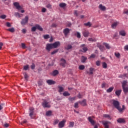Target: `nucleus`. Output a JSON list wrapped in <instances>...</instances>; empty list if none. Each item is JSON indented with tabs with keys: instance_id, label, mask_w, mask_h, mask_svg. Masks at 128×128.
<instances>
[{
	"instance_id": "f257e3e1",
	"label": "nucleus",
	"mask_w": 128,
	"mask_h": 128,
	"mask_svg": "<svg viewBox=\"0 0 128 128\" xmlns=\"http://www.w3.org/2000/svg\"><path fill=\"white\" fill-rule=\"evenodd\" d=\"M60 46V42H56L52 44H47L46 47V50L48 52H50L52 48H56L58 46Z\"/></svg>"
},
{
	"instance_id": "f03ea898",
	"label": "nucleus",
	"mask_w": 128,
	"mask_h": 128,
	"mask_svg": "<svg viewBox=\"0 0 128 128\" xmlns=\"http://www.w3.org/2000/svg\"><path fill=\"white\" fill-rule=\"evenodd\" d=\"M112 104L113 106H114V108H116L117 110H119L120 112H122V110H124V108H125L124 105H122V108H121L120 106V102H118V101L116 100H112Z\"/></svg>"
},
{
	"instance_id": "7ed1b4c3",
	"label": "nucleus",
	"mask_w": 128,
	"mask_h": 128,
	"mask_svg": "<svg viewBox=\"0 0 128 128\" xmlns=\"http://www.w3.org/2000/svg\"><path fill=\"white\" fill-rule=\"evenodd\" d=\"M29 116H30V118H34V108H33L30 107V108Z\"/></svg>"
},
{
	"instance_id": "20e7f679",
	"label": "nucleus",
	"mask_w": 128,
	"mask_h": 128,
	"mask_svg": "<svg viewBox=\"0 0 128 128\" xmlns=\"http://www.w3.org/2000/svg\"><path fill=\"white\" fill-rule=\"evenodd\" d=\"M42 106L43 108H50V102L46 100H44V101L42 102Z\"/></svg>"
},
{
	"instance_id": "39448f33",
	"label": "nucleus",
	"mask_w": 128,
	"mask_h": 128,
	"mask_svg": "<svg viewBox=\"0 0 128 128\" xmlns=\"http://www.w3.org/2000/svg\"><path fill=\"white\" fill-rule=\"evenodd\" d=\"M28 22V16H26L25 18L22 20L20 24L22 26H25Z\"/></svg>"
},
{
	"instance_id": "423d86ee",
	"label": "nucleus",
	"mask_w": 128,
	"mask_h": 128,
	"mask_svg": "<svg viewBox=\"0 0 128 128\" xmlns=\"http://www.w3.org/2000/svg\"><path fill=\"white\" fill-rule=\"evenodd\" d=\"M14 6L16 8V10H22V8L20 6V3H18V2H14Z\"/></svg>"
},
{
	"instance_id": "0eeeda50",
	"label": "nucleus",
	"mask_w": 128,
	"mask_h": 128,
	"mask_svg": "<svg viewBox=\"0 0 128 128\" xmlns=\"http://www.w3.org/2000/svg\"><path fill=\"white\" fill-rule=\"evenodd\" d=\"M66 120H63L58 124V128H62L64 126V124H66Z\"/></svg>"
},
{
	"instance_id": "6e6552de",
	"label": "nucleus",
	"mask_w": 128,
	"mask_h": 128,
	"mask_svg": "<svg viewBox=\"0 0 128 128\" xmlns=\"http://www.w3.org/2000/svg\"><path fill=\"white\" fill-rule=\"evenodd\" d=\"M70 33V29L68 28H66L63 30V34L65 36H68Z\"/></svg>"
},
{
	"instance_id": "1a4fd4ad",
	"label": "nucleus",
	"mask_w": 128,
	"mask_h": 128,
	"mask_svg": "<svg viewBox=\"0 0 128 128\" xmlns=\"http://www.w3.org/2000/svg\"><path fill=\"white\" fill-rule=\"evenodd\" d=\"M88 120L89 122H90L92 126H94V124H96V122L93 120L92 118V116H88Z\"/></svg>"
},
{
	"instance_id": "9d476101",
	"label": "nucleus",
	"mask_w": 128,
	"mask_h": 128,
	"mask_svg": "<svg viewBox=\"0 0 128 128\" xmlns=\"http://www.w3.org/2000/svg\"><path fill=\"white\" fill-rule=\"evenodd\" d=\"M58 74H60V72L58 70H54L50 73V74L52 76H56Z\"/></svg>"
},
{
	"instance_id": "9b49d317",
	"label": "nucleus",
	"mask_w": 128,
	"mask_h": 128,
	"mask_svg": "<svg viewBox=\"0 0 128 128\" xmlns=\"http://www.w3.org/2000/svg\"><path fill=\"white\" fill-rule=\"evenodd\" d=\"M66 60L64 59H62L61 60V62L60 63V66H62V68H66Z\"/></svg>"
},
{
	"instance_id": "f8f14e48",
	"label": "nucleus",
	"mask_w": 128,
	"mask_h": 128,
	"mask_svg": "<svg viewBox=\"0 0 128 128\" xmlns=\"http://www.w3.org/2000/svg\"><path fill=\"white\" fill-rule=\"evenodd\" d=\"M82 34L84 38H88V34H90V32L88 30H84L82 32Z\"/></svg>"
},
{
	"instance_id": "ddd939ff",
	"label": "nucleus",
	"mask_w": 128,
	"mask_h": 128,
	"mask_svg": "<svg viewBox=\"0 0 128 128\" xmlns=\"http://www.w3.org/2000/svg\"><path fill=\"white\" fill-rule=\"evenodd\" d=\"M94 68H90V72H88V71H86V73L88 74H94Z\"/></svg>"
},
{
	"instance_id": "4468645a",
	"label": "nucleus",
	"mask_w": 128,
	"mask_h": 128,
	"mask_svg": "<svg viewBox=\"0 0 128 128\" xmlns=\"http://www.w3.org/2000/svg\"><path fill=\"white\" fill-rule=\"evenodd\" d=\"M47 84H50V86L52 84H56V82L52 80H48L46 81Z\"/></svg>"
},
{
	"instance_id": "2eb2a0df",
	"label": "nucleus",
	"mask_w": 128,
	"mask_h": 128,
	"mask_svg": "<svg viewBox=\"0 0 128 128\" xmlns=\"http://www.w3.org/2000/svg\"><path fill=\"white\" fill-rule=\"evenodd\" d=\"M36 27L37 28V30H40V32H42L44 30V29L40 24H36Z\"/></svg>"
},
{
	"instance_id": "dca6fc26",
	"label": "nucleus",
	"mask_w": 128,
	"mask_h": 128,
	"mask_svg": "<svg viewBox=\"0 0 128 128\" xmlns=\"http://www.w3.org/2000/svg\"><path fill=\"white\" fill-rule=\"evenodd\" d=\"M102 124L104 126V127L105 128H108L109 126H108V122H102Z\"/></svg>"
},
{
	"instance_id": "f3484780",
	"label": "nucleus",
	"mask_w": 128,
	"mask_h": 128,
	"mask_svg": "<svg viewBox=\"0 0 128 128\" xmlns=\"http://www.w3.org/2000/svg\"><path fill=\"white\" fill-rule=\"evenodd\" d=\"M88 60V58L86 57L82 56L81 58V62H86V61Z\"/></svg>"
},
{
	"instance_id": "a211bd4d",
	"label": "nucleus",
	"mask_w": 128,
	"mask_h": 128,
	"mask_svg": "<svg viewBox=\"0 0 128 128\" xmlns=\"http://www.w3.org/2000/svg\"><path fill=\"white\" fill-rule=\"evenodd\" d=\"M79 102L82 106H86V100H84L82 102Z\"/></svg>"
},
{
	"instance_id": "6ab92c4d",
	"label": "nucleus",
	"mask_w": 128,
	"mask_h": 128,
	"mask_svg": "<svg viewBox=\"0 0 128 128\" xmlns=\"http://www.w3.org/2000/svg\"><path fill=\"white\" fill-rule=\"evenodd\" d=\"M118 22H114V23L112 24V28H116V26H118Z\"/></svg>"
},
{
	"instance_id": "aec40b11",
	"label": "nucleus",
	"mask_w": 128,
	"mask_h": 128,
	"mask_svg": "<svg viewBox=\"0 0 128 128\" xmlns=\"http://www.w3.org/2000/svg\"><path fill=\"white\" fill-rule=\"evenodd\" d=\"M58 88L59 89L58 90V92H62L64 90V88H62V86H58Z\"/></svg>"
},
{
	"instance_id": "412c9836",
	"label": "nucleus",
	"mask_w": 128,
	"mask_h": 128,
	"mask_svg": "<svg viewBox=\"0 0 128 128\" xmlns=\"http://www.w3.org/2000/svg\"><path fill=\"white\" fill-rule=\"evenodd\" d=\"M118 122H119L120 124H122V122H126V120H124V119L122 118H120L119 119H118L117 120Z\"/></svg>"
},
{
	"instance_id": "4be33fe9",
	"label": "nucleus",
	"mask_w": 128,
	"mask_h": 128,
	"mask_svg": "<svg viewBox=\"0 0 128 128\" xmlns=\"http://www.w3.org/2000/svg\"><path fill=\"white\" fill-rule=\"evenodd\" d=\"M115 94L118 96H120V94H122V90H116Z\"/></svg>"
},
{
	"instance_id": "5701e85b",
	"label": "nucleus",
	"mask_w": 128,
	"mask_h": 128,
	"mask_svg": "<svg viewBox=\"0 0 128 128\" xmlns=\"http://www.w3.org/2000/svg\"><path fill=\"white\" fill-rule=\"evenodd\" d=\"M99 8H100V10H106V6H103L102 4H100L99 6Z\"/></svg>"
},
{
	"instance_id": "b1692460",
	"label": "nucleus",
	"mask_w": 128,
	"mask_h": 128,
	"mask_svg": "<svg viewBox=\"0 0 128 128\" xmlns=\"http://www.w3.org/2000/svg\"><path fill=\"white\" fill-rule=\"evenodd\" d=\"M120 36H126V32L124 30H121L120 32Z\"/></svg>"
},
{
	"instance_id": "393cba45",
	"label": "nucleus",
	"mask_w": 128,
	"mask_h": 128,
	"mask_svg": "<svg viewBox=\"0 0 128 128\" xmlns=\"http://www.w3.org/2000/svg\"><path fill=\"white\" fill-rule=\"evenodd\" d=\"M114 88L110 87L106 90V92H108V93L112 92V90H114Z\"/></svg>"
},
{
	"instance_id": "a878e982",
	"label": "nucleus",
	"mask_w": 128,
	"mask_h": 128,
	"mask_svg": "<svg viewBox=\"0 0 128 128\" xmlns=\"http://www.w3.org/2000/svg\"><path fill=\"white\" fill-rule=\"evenodd\" d=\"M92 23L90 22H88L87 23L84 24V26H88L89 28H90V26H92Z\"/></svg>"
},
{
	"instance_id": "bb28decb",
	"label": "nucleus",
	"mask_w": 128,
	"mask_h": 128,
	"mask_svg": "<svg viewBox=\"0 0 128 128\" xmlns=\"http://www.w3.org/2000/svg\"><path fill=\"white\" fill-rule=\"evenodd\" d=\"M122 89H123V91L124 94H127V92H128V86L123 87Z\"/></svg>"
},
{
	"instance_id": "cd10ccee",
	"label": "nucleus",
	"mask_w": 128,
	"mask_h": 128,
	"mask_svg": "<svg viewBox=\"0 0 128 128\" xmlns=\"http://www.w3.org/2000/svg\"><path fill=\"white\" fill-rule=\"evenodd\" d=\"M63 96H70V94L68 92H63Z\"/></svg>"
},
{
	"instance_id": "c85d7f7f",
	"label": "nucleus",
	"mask_w": 128,
	"mask_h": 128,
	"mask_svg": "<svg viewBox=\"0 0 128 128\" xmlns=\"http://www.w3.org/2000/svg\"><path fill=\"white\" fill-rule=\"evenodd\" d=\"M126 84H128V82L126 80H124L122 82V88H125L126 86Z\"/></svg>"
},
{
	"instance_id": "c756f323",
	"label": "nucleus",
	"mask_w": 128,
	"mask_h": 128,
	"mask_svg": "<svg viewBox=\"0 0 128 128\" xmlns=\"http://www.w3.org/2000/svg\"><path fill=\"white\" fill-rule=\"evenodd\" d=\"M74 122H70L69 123V128H74Z\"/></svg>"
},
{
	"instance_id": "7c9ffc66",
	"label": "nucleus",
	"mask_w": 128,
	"mask_h": 128,
	"mask_svg": "<svg viewBox=\"0 0 128 128\" xmlns=\"http://www.w3.org/2000/svg\"><path fill=\"white\" fill-rule=\"evenodd\" d=\"M102 66L103 68H108V64H106V63L105 62H103L102 63Z\"/></svg>"
},
{
	"instance_id": "2f4dec72",
	"label": "nucleus",
	"mask_w": 128,
	"mask_h": 128,
	"mask_svg": "<svg viewBox=\"0 0 128 128\" xmlns=\"http://www.w3.org/2000/svg\"><path fill=\"white\" fill-rule=\"evenodd\" d=\"M114 56H116V58H120V52H116L114 53Z\"/></svg>"
},
{
	"instance_id": "473e14b6",
	"label": "nucleus",
	"mask_w": 128,
	"mask_h": 128,
	"mask_svg": "<svg viewBox=\"0 0 128 128\" xmlns=\"http://www.w3.org/2000/svg\"><path fill=\"white\" fill-rule=\"evenodd\" d=\"M104 46H105L106 48H108V50H110V44L108 43H104Z\"/></svg>"
},
{
	"instance_id": "72a5a7b5",
	"label": "nucleus",
	"mask_w": 128,
	"mask_h": 128,
	"mask_svg": "<svg viewBox=\"0 0 128 128\" xmlns=\"http://www.w3.org/2000/svg\"><path fill=\"white\" fill-rule=\"evenodd\" d=\"M66 6V3H60L59 4V6H60V8H65V6Z\"/></svg>"
},
{
	"instance_id": "f704fd0d",
	"label": "nucleus",
	"mask_w": 128,
	"mask_h": 128,
	"mask_svg": "<svg viewBox=\"0 0 128 128\" xmlns=\"http://www.w3.org/2000/svg\"><path fill=\"white\" fill-rule=\"evenodd\" d=\"M14 14L16 18H21L22 16V14H20L18 12H15Z\"/></svg>"
},
{
	"instance_id": "c9c22d12",
	"label": "nucleus",
	"mask_w": 128,
	"mask_h": 128,
	"mask_svg": "<svg viewBox=\"0 0 128 128\" xmlns=\"http://www.w3.org/2000/svg\"><path fill=\"white\" fill-rule=\"evenodd\" d=\"M68 100H70V102H74V100H76V97H70V96L68 98Z\"/></svg>"
},
{
	"instance_id": "e433bc0d",
	"label": "nucleus",
	"mask_w": 128,
	"mask_h": 128,
	"mask_svg": "<svg viewBox=\"0 0 128 128\" xmlns=\"http://www.w3.org/2000/svg\"><path fill=\"white\" fill-rule=\"evenodd\" d=\"M7 30H8V32H14V28H10L8 29Z\"/></svg>"
},
{
	"instance_id": "4c0bfd02",
	"label": "nucleus",
	"mask_w": 128,
	"mask_h": 128,
	"mask_svg": "<svg viewBox=\"0 0 128 128\" xmlns=\"http://www.w3.org/2000/svg\"><path fill=\"white\" fill-rule=\"evenodd\" d=\"M56 52H58V49L54 50L53 52H51V54L52 56V55H54V54H56Z\"/></svg>"
},
{
	"instance_id": "58836bf2",
	"label": "nucleus",
	"mask_w": 128,
	"mask_h": 128,
	"mask_svg": "<svg viewBox=\"0 0 128 128\" xmlns=\"http://www.w3.org/2000/svg\"><path fill=\"white\" fill-rule=\"evenodd\" d=\"M104 118H108V120H110V114H104L103 116Z\"/></svg>"
},
{
	"instance_id": "ea45409f",
	"label": "nucleus",
	"mask_w": 128,
	"mask_h": 128,
	"mask_svg": "<svg viewBox=\"0 0 128 128\" xmlns=\"http://www.w3.org/2000/svg\"><path fill=\"white\" fill-rule=\"evenodd\" d=\"M24 78L26 80H28V74H26V72L24 73Z\"/></svg>"
},
{
	"instance_id": "a19ab883",
	"label": "nucleus",
	"mask_w": 128,
	"mask_h": 128,
	"mask_svg": "<svg viewBox=\"0 0 128 128\" xmlns=\"http://www.w3.org/2000/svg\"><path fill=\"white\" fill-rule=\"evenodd\" d=\"M78 68L80 70H83L84 68V66L80 65L79 66Z\"/></svg>"
},
{
	"instance_id": "79ce46f5",
	"label": "nucleus",
	"mask_w": 128,
	"mask_h": 128,
	"mask_svg": "<svg viewBox=\"0 0 128 128\" xmlns=\"http://www.w3.org/2000/svg\"><path fill=\"white\" fill-rule=\"evenodd\" d=\"M76 36L78 38H81L80 33L79 32H77L76 34Z\"/></svg>"
},
{
	"instance_id": "37998d69",
	"label": "nucleus",
	"mask_w": 128,
	"mask_h": 128,
	"mask_svg": "<svg viewBox=\"0 0 128 128\" xmlns=\"http://www.w3.org/2000/svg\"><path fill=\"white\" fill-rule=\"evenodd\" d=\"M72 48V45L68 44V45L67 46L66 50H70Z\"/></svg>"
},
{
	"instance_id": "c03bdc74",
	"label": "nucleus",
	"mask_w": 128,
	"mask_h": 128,
	"mask_svg": "<svg viewBox=\"0 0 128 128\" xmlns=\"http://www.w3.org/2000/svg\"><path fill=\"white\" fill-rule=\"evenodd\" d=\"M88 40H89V42H96V38H89Z\"/></svg>"
},
{
	"instance_id": "a18cd8bd",
	"label": "nucleus",
	"mask_w": 128,
	"mask_h": 128,
	"mask_svg": "<svg viewBox=\"0 0 128 128\" xmlns=\"http://www.w3.org/2000/svg\"><path fill=\"white\" fill-rule=\"evenodd\" d=\"M44 38L45 40H48V38H50V35H48V34L44 35Z\"/></svg>"
},
{
	"instance_id": "49530a36",
	"label": "nucleus",
	"mask_w": 128,
	"mask_h": 128,
	"mask_svg": "<svg viewBox=\"0 0 128 128\" xmlns=\"http://www.w3.org/2000/svg\"><path fill=\"white\" fill-rule=\"evenodd\" d=\"M99 50H100V52H104V47L101 45V46L99 47Z\"/></svg>"
},
{
	"instance_id": "de8ad7c7",
	"label": "nucleus",
	"mask_w": 128,
	"mask_h": 128,
	"mask_svg": "<svg viewBox=\"0 0 128 128\" xmlns=\"http://www.w3.org/2000/svg\"><path fill=\"white\" fill-rule=\"evenodd\" d=\"M88 48L86 47H84L82 48V50H83V52H88Z\"/></svg>"
},
{
	"instance_id": "09e8293b",
	"label": "nucleus",
	"mask_w": 128,
	"mask_h": 128,
	"mask_svg": "<svg viewBox=\"0 0 128 128\" xmlns=\"http://www.w3.org/2000/svg\"><path fill=\"white\" fill-rule=\"evenodd\" d=\"M31 30L32 32H36V26L32 27L31 28Z\"/></svg>"
},
{
	"instance_id": "8fccbe9b",
	"label": "nucleus",
	"mask_w": 128,
	"mask_h": 128,
	"mask_svg": "<svg viewBox=\"0 0 128 128\" xmlns=\"http://www.w3.org/2000/svg\"><path fill=\"white\" fill-rule=\"evenodd\" d=\"M24 70H28V65L24 66Z\"/></svg>"
},
{
	"instance_id": "3c124183",
	"label": "nucleus",
	"mask_w": 128,
	"mask_h": 128,
	"mask_svg": "<svg viewBox=\"0 0 128 128\" xmlns=\"http://www.w3.org/2000/svg\"><path fill=\"white\" fill-rule=\"evenodd\" d=\"M30 66L32 70H34V68H36V64H32Z\"/></svg>"
},
{
	"instance_id": "603ef678",
	"label": "nucleus",
	"mask_w": 128,
	"mask_h": 128,
	"mask_svg": "<svg viewBox=\"0 0 128 128\" xmlns=\"http://www.w3.org/2000/svg\"><path fill=\"white\" fill-rule=\"evenodd\" d=\"M6 18V16L5 14L2 15L1 16H0V18H2V20H4Z\"/></svg>"
},
{
	"instance_id": "864d4df0",
	"label": "nucleus",
	"mask_w": 128,
	"mask_h": 128,
	"mask_svg": "<svg viewBox=\"0 0 128 128\" xmlns=\"http://www.w3.org/2000/svg\"><path fill=\"white\" fill-rule=\"evenodd\" d=\"M74 108H78V102H76L74 104Z\"/></svg>"
},
{
	"instance_id": "5fc2aeb1",
	"label": "nucleus",
	"mask_w": 128,
	"mask_h": 128,
	"mask_svg": "<svg viewBox=\"0 0 128 128\" xmlns=\"http://www.w3.org/2000/svg\"><path fill=\"white\" fill-rule=\"evenodd\" d=\"M6 26H8V28H10L12 26V25L10 24V23L9 22H7L6 23Z\"/></svg>"
},
{
	"instance_id": "6e6d98bb",
	"label": "nucleus",
	"mask_w": 128,
	"mask_h": 128,
	"mask_svg": "<svg viewBox=\"0 0 128 128\" xmlns=\"http://www.w3.org/2000/svg\"><path fill=\"white\" fill-rule=\"evenodd\" d=\"M52 114V111H48L46 112V116H50Z\"/></svg>"
},
{
	"instance_id": "4d7b16f0",
	"label": "nucleus",
	"mask_w": 128,
	"mask_h": 128,
	"mask_svg": "<svg viewBox=\"0 0 128 128\" xmlns=\"http://www.w3.org/2000/svg\"><path fill=\"white\" fill-rule=\"evenodd\" d=\"M4 104H0V110H2L4 108Z\"/></svg>"
},
{
	"instance_id": "13d9d810",
	"label": "nucleus",
	"mask_w": 128,
	"mask_h": 128,
	"mask_svg": "<svg viewBox=\"0 0 128 128\" xmlns=\"http://www.w3.org/2000/svg\"><path fill=\"white\" fill-rule=\"evenodd\" d=\"M22 48H26V44H24V43H22L21 44Z\"/></svg>"
},
{
	"instance_id": "bf43d9fd",
	"label": "nucleus",
	"mask_w": 128,
	"mask_h": 128,
	"mask_svg": "<svg viewBox=\"0 0 128 128\" xmlns=\"http://www.w3.org/2000/svg\"><path fill=\"white\" fill-rule=\"evenodd\" d=\"M96 66H100V62L99 60H98L96 62Z\"/></svg>"
},
{
	"instance_id": "052dcab7",
	"label": "nucleus",
	"mask_w": 128,
	"mask_h": 128,
	"mask_svg": "<svg viewBox=\"0 0 128 128\" xmlns=\"http://www.w3.org/2000/svg\"><path fill=\"white\" fill-rule=\"evenodd\" d=\"M90 58H96V54H92Z\"/></svg>"
},
{
	"instance_id": "680f3d73",
	"label": "nucleus",
	"mask_w": 128,
	"mask_h": 128,
	"mask_svg": "<svg viewBox=\"0 0 128 128\" xmlns=\"http://www.w3.org/2000/svg\"><path fill=\"white\" fill-rule=\"evenodd\" d=\"M46 8L50 10L52 8V6L50 5V4H48L46 5Z\"/></svg>"
},
{
	"instance_id": "e2e57ef3",
	"label": "nucleus",
	"mask_w": 128,
	"mask_h": 128,
	"mask_svg": "<svg viewBox=\"0 0 128 128\" xmlns=\"http://www.w3.org/2000/svg\"><path fill=\"white\" fill-rule=\"evenodd\" d=\"M42 12H46V9L44 8H43L42 10Z\"/></svg>"
},
{
	"instance_id": "0e129e2a",
	"label": "nucleus",
	"mask_w": 128,
	"mask_h": 128,
	"mask_svg": "<svg viewBox=\"0 0 128 128\" xmlns=\"http://www.w3.org/2000/svg\"><path fill=\"white\" fill-rule=\"evenodd\" d=\"M74 14H75V16H78V11L77 10H74Z\"/></svg>"
},
{
	"instance_id": "69168bd1",
	"label": "nucleus",
	"mask_w": 128,
	"mask_h": 128,
	"mask_svg": "<svg viewBox=\"0 0 128 128\" xmlns=\"http://www.w3.org/2000/svg\"><path fill=\"white\" fill-rule=\"evenodd\" d=\"M10 126V124H8V123H6L4 124V128H8V126Z\"/></svg>"
},
{
	"instance_id": "338daca9",
	"label": "nucleus",
	"mask_w": 128,
	"mask_h": 128,
	"mask_svg": "<svg viewBox=\"0 0 128 128\" xmlns=\"http://www.w3.org/2000/svg\"><path fill=\"white\" fill-rule=\"evenodd\" d=\"M124 50H128V45H126L124 47Z\"/></svg>"
},
{
	"instance_id": "774afa93",
	"label": "nucleus",
	"mask_w": 128,
	"mask_h": 128,
	"mask_svg": "<svg viewBox=\"0 0 128 128\" xmlns=\"http://www.w3.org/2000/svg\"><path fill=\"white\" fill-rule=\"evenodd\" d=\"M78 98H82V96L79 93L78 96Z\"/></svg>"
}]
</instances>
